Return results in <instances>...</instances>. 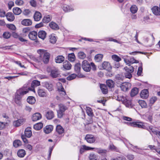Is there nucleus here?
I'll return each mask as SVG.
<instances>
[{
    "instance_id": "nucleus-3",
    "label": "nucleus",
    "mask_w": 160,
    "mask_h": 160,
    "mask_svg": "<svg viewBox=\"0 0 160 160\" xmlns=\"http://www.w3.org/2000/svg\"><path fill=\"white\" fill-rule=\"evenodd\" d=\"M59 109L57 111V116L59 118H61L64 115V112L67 109L66 107L62 104L59 105Z\"/></svg>"
},
{
    "instance_id": "nucleus-28",
    "label": "nucleus",
    "mask_w": 160,
    "mask_h": 160,
    "mask_svg": "<svg viewBox=\"0 0 160 160\" xmlns=\"http://www.w3.org/2000/svg\"><path fill=\"white\" fill-rule=\"evenodd\" d=\"M56 131L59 134L63 133L64 131V128L60 125H58L56 127Z\"/></svg>"
},
{
    "instance_id": "nucleus-6",
    "label": "nucleus",
    "mask_w": 160,
    "mask_h": 160,
    "mask_svg": "<svg viewBox=\"0 0 160 160\" xmlns=\"http://www.w3.org/2000/svg\"><path fill=\"white\" fill-rule=\"evenodd\" d=\"M121 100L126 107L128 108H131L132 107L131 101L129 100L128 98L124 97L122 96L121 97Z\"/></svg>"
},
{
    "instance_id": "nucleus-40",
    "label": "nucleus",
    "mask_w": 160,
    "mask_h": 160,
    "mask_svg": "<svg viewBox=\"0 0 160 160\" xmlns=\"http://www.w3.org/2000/svg\"><path fill=\"white\" fill-rule=\"evenodd\" d=\"M27 102L30 104H33L36 101L35 98L32 96H29L28 97L27 99Z\"/></svg>"
},
{
    "instance_id": "nucleus-38",
    "label": "nucleus",
    "mask_w": 160,
    "mask_h": 160,
    "mask_svg": "<svg viewBox=\"0 0 160 160\" xmlns=\"http://www.w3.org/2000/svg\"><path fill=\"white\" fill-rule=\"evenodd\" d=\"M52 19V17L50 15H47L44 16L43 18L42 21L43 22L48 23Z\"/></svg>"
},
{
    "instance_id": "nucleus-53",
    "label": "nucleus",
    "mask_w": 160,
    "mask_h": 160,
    "mask_svg": "<svg viewBox=\"0 0 160 160\" xmlns=\"http://www.w3.org/2000/svg\"><path fill=\"white\" fill-rule=\"evenodd\" d=\"M138 103L141 107L142 108H146L147 106L146 103L142 100H139Z\"/></svg>"
},
{
    "instance_id": "nucleus-32",
    "label": "nucleus",
    "mask_w": 160,
    "mask_h": 160,
    "mask_svg": "<svg viewBox=\"0 0 160 160\" xmlns=\"http://www.w3.org/2000/svg\"><path fill=\"white\" fill-rule=\"evenodd\" d=\"M101 89L104 94H106L108 93V89L106 86L105 84H101L100 85Z\"/></svg>"
},
{
    "instance_id": "nucleus-39",
    "label": "nucleus",
    "mask_w": 160,
    "mask_h": 160,
    "mask_svg": "<svg viewBox=\"0 0 160 160\" xmlns=\"http://www.w3.org/2000/svg\"><path fill=\"white\" fill-rule=\"evenodd\" d=\"M13 12L15 15H19L21 13L22 10L19 8L15 7L13 9Z\"/></svg>"
},
{
    "instance_id": "nucleus-34",
    "label": "nucleus",
    "mask_w": 160,
    "mask_h": 160,
    "mask_svg": "<svg viewBox=\"0 0 160 160\" xmlns=\"http://www.w3.org/2000/svg\"><path fill=\"white\" fill-rule=\"evenodd\" d=\"M63 10L65 12H70L73 10V9L67 5H64L62 7Z\"/></svg>"
},
{
    "instance_id": "nucleus-4",
    "label": "nucleus",
    "mask_w": 160,
    "mask_h": 160,
    "mask_svg": "<svg viewBox=\"0 0 160 160\" xmlns=\"http://www.w3.org/2000/svg\"><path fill=\"white\" fill-rule=\"evenodd\" d=\"M126 123L128 125L131 127L143 128L145 129H146V127L148 126L145 127L142 123L141 122H127Z\"/></svg>"
},
{
    "instance_id": "nucleus-19",
    "label": "nucleus",
    "mask_w": 160,
    "mask_h": 160,
    "mask_svg": "<svg viewBox=\"0 0 160 160\" xmlns=\"http://www.w3.org/2000/svg\"><path fill=\"white\" fill-rule=\"evenodd\" d=\"M44 86L49 91H51L53 90V85L48 82H45L44 83Z\"/></svg>"
},
{
    "instance_id": "nucleus-5",
    "label": "nucleus",
    "mask_w": 160,
    "mask_h": 160,
    "mask_svg": "<svg viewBox=\"0 0 160 160\" xmlns=\"http://www.w3.org/2000/svg\"><path fill=\"white\" fill-rule=\"evenodd\" d=\"M146 129L148 130L152 135V133L155 134L159 138H160V131H159L154 128L151 126H148L146 127Z\"/></svg>"
},
{
    "instance_id": "nucleus-46",
    "label": "nucleus",
    "mask_w": 160,
    "mask_h": 160,
    "mask_svg": "<svg viewBox=\"0 0 160 160\" xmlns=\"http://www.w3.org/2000/svg\"><path fill=\"white\" fill-rule=\"evenodd\" d=\"M103 58V55L101 54H98L95 56L94 59L96 62L101 61Z\"/></svg>"
},
{
    "instance_id": "nucleus-25",
    "label": "nucleus",
    "mask_w": 160,
    "mask_h": 160,
    "mask_svg": "<svg viewBox=\"0 0 160 160\" xmlns=\"http://www.w3.org/2000/svg\"><path fill=\"white\" fill-rule=\"evenodd\" d=\"M24 134L25 137L28 138H30L32 135V132L31 128L29 127L25 129Z\"/></svg>"
},
{
    "instance_id": "nucleus-48",
    "label": "nucleus",
    "mask_w": 160,
    "mask_h": 160,
    "mask_svg": "<svg viewBox=\"0 0 160 160\" xmlns=\"http://www.w3.org/2000/svg\"><path fill=\"white\" fill-rule=\"evenodd\" d=\"M21 145V142L20 140H15L13 143V145L15 148H17Z\"/></svg>"
},
{
    "instance_id": "nucleus-51",
    "label": "nucleus",
    "mask_w": 160,
    "mask_h": 160,
    "mask_svg": "<svg viewBox=\"0 0 160 160\" xmlns=\"http://www.w3.org/2000/svg\"><path fill=\"white\" fill-rule=\"evenodd\" d=\"M97 158V156L93 153L90 154L89 156L90 160H98Z\"/></svg>"
},
{
    "instance_id": "nucleus-37",
    "label": "nucleus",
    "mask_w": 160,
    "mask_h": 160,
    "mask_svg": "<svg viewBox=\"0 0 160 160\" xmlns=\"http://www.w3.org/2000/svg\"><path fill=\"white\" fill-rule=\"evenodd\" d=\"M42 127L43 124L41 122L36 124L33 126L34 128L37 130H40Z\"/></svg>"
},
{
    "instance_id": "nucleus-27",
    "label": "nucleus",
    "mask_w": 160,
    "mask_h": 160,
    "mask_svg": "<svg viewBox=\"0 0 160 160\" xmlns=\"http://www.w3.org/2000/svg\"><path fill=\"white\" fill-rule=\"evenodd\" d=\"M22 97L16 93L14 98V101L15 103L19 105H20L21 104Z\"/></svg>"
},
{
    "instance_id": "nucleus-44",
    "label": "nucleus",
    "mask_w": 160,
    "mask_h": 160,
    "mask_svg": "<svg viewBox=\"0 0 160 160\" xmlns=\"http://www.w3.org/2000/svg\"><path fill=\"white\" fill-rule=\"evenodd\" d=\"M114 83V82L110 79H108L106 81L107 85L110 88L113 87Z\"/></svg>"
},
{
    "instance_id": "nucleus-42",
    "label": "nucleus",
    "mask_w": 160,
    "mask_h": 160,
    "mask_svg": "<svg viewBox=\"0 0 160 160\" xmlns=\"http://www.w3.org/2000/svg\"><path fill=\"white\" fill-rule=\"evenodd\" d=\"M68 60L71 62H74L75 59V56L74 53L69 54L68 55Z\"/></svg>"
},
{
    "instance_id": "nucleus-58",
    "label": "nucleus",
    "mask_w": 160,
    "mask_h": 160,
    "mask_svg": "<svg viewBox=\"0 0 160 160\" xmlns=\"http://www.w3.org/2000/svg\"><path fill=\"white\" fill-rule=\"evenodd\" d=\"M116 78L117 80L122 81L124 77L120 74H118L116 76Z\"/></svg>"
},
{
    "instance_id": "nucleus-16",
    "label": "nucleus",
    "mask_w": 160,
    "mask_h": 160,
    "mask_svg": "<svg viewBox=\"0 0 160 160\" xmlns=\"http://www.w3.org/2000/svg\"><path fill=\"white\" fill-rule=\"evenodd\" d=\"M141 97L143 99H146L149 96V92L147 89H144L142 90L140 93Z\"/></svg>"
},
{
    "instance_id": "nucleus-36",
    "label": "nucleus",
    "mask_w": 160,
    "mask_h": 160,
    "mask_svg": "<svg viewBox=\"0 0 160 160\" xmlns=\"http://www.w3.org/2000/svg\"><path fill=\"white\" fill-rule=\"evenodd\" d=\"M17 154L19 157L22 158L25 155L26 152L24 149H20L17 152Z\"/></svg>"
},
{
    "instance_id": "nucleus-24",
    "label": "nucleus",
    "mask_w": 160,
    "mask_h": 160,
    "mask_svg": "<svg viewBox=\"0 0 160 160\" xmlns=\"http://www.w3.org/2000/svg\"><path fill=\"white\" fill-rule=\"evenodd\" d=\"M49 26L52 29L58 30L59 29V26L56 23L53 22H51L49 23Z\"/></svg>"
},
{
    "instance_id": "nucleus-59",
    "label": "nucleus",
    "mask_w": 160,
    "mask_h": 160,
    "mask_svg": "<svg viewBox=\"0 0 160 160\" xmlns=\"http://www.w3.org/2000/svg\"><path fill=\"white\" fill-rule=\"evenodd\" d=\"M6 15L5 11L3 9H0V17H4Z\"/></svg>"
},
{
    "instance_id": "nucleus-57",
    "label": "nucleus",
    "mask_w": 160,
    "mask_h": 160,
    "mask_svg": "<svg viewBox=\"0 0 160 160\" xmlns=\"http://www.w3.org/2000/svg\"><path fill=\"white\" fill-rule=\"evenodd\" d=\"M157 98L155 97H153L151 98L149 100L150 103L151 104H153L157 100Z\"/></svg>"
},
{
    "instance_id": "nucleus-29",
    "label": "nucleus",
    "mask_w": 160,
    "mask_h": 160,
    "mask_svg": "<svg viewBox=\"0 0 160 160\" xmlns=\"http://www.w3.org/2000/svg\"><path fill=\"white\" fill-rule=\"evenodd\" d=\"M63 67L64 69L69 70L71 68L72 65L68 61H66L63 63Z\"/></svg>"
},
{
    "instance_id": "nucleus-63",
    "label": "nucleus",
    "mask_w": 160,
    "mask_h": 160,
    "mask_svg": "<svg viewBox=\"0 0 160 160\" xmlns=\"http://www.w3.org/2000/svg\"><path fill=\"white\" fill-rule=\"evenodd\" d=\"M142 67H139L138 69L137 75L138 76H140L142 72Z\"/></svg>"
},
{
    "instance_id": "nucleus-55",
    "label": "nucleus",
    "mask_w": 160,
    "mask_h": 160,
    "mask_svg": "<svg viewBox=\"0 0 160 160\" xmlns=\"http://www.w3.org/2000/svg\"><path fill=\"white\" fill-rule=\"evenodd\" d=\"M30 30V28L29 27H27L24 28L22 30V32L23 33L25 34L26 36Z\"/></svg>"
},
{
    "instance_id": "nucleus-54",
    "label": "nucleus",
    "mask_w": 160,
    "mask_h": 160,
    "mask_svg": "<svg viewBox=\"0 0 160 160\" xmlns=\"http://www.w3.org/2000/svg\"><path fill=\"white\" fill-rule=\"evenodd\" d=\"M76 77V75L75 74H72L67 77V79L68 80H71L75 78Z\"/></svg>"
},
{
    "instance_id": "nucleus-20",
    "label": "nucleus",
    "mask_w": 160,
    "mask_h": 160,
    "mask_svg": "<svg viewBox=\"0 0 160 160\" xmlns=\"http://www.w3.org/2000/svg\"><path fill=\"white\" fill-rule=\"evenodd\" d=\"M42 118L41 114L38 112L33 114L32 117V120L33 121H36Z\"/></svg>"
},
{
    "instance_id": "nucleus-49",
    "label": "nucleus",
    "mask_w": 160,
    "mask_h": 160,
    "mask_svg": "<svg viewBox=\"0 0 160 160\" xmlns=\"http://www.w3.org/2000/svg\"><path fill=\"white\" fill-rule=\"evenodd\" d=\"M78 58L79 59H83L86 57V55L83 52H80L78 53Z\"/></svg>"
},
{
    "instance_id": "nucleus-35",
    "label": "nucleus",
    "mask_w": 160,
    "mask_h": 160,
    "mask_svg": "<svg viewBox=\"0 0 160 160\" xmlns=\"http://www.w3.org/2000/svg\"><path fill=\"white\" fill-rule=\"evenodd\" d=\"M38 95L41 97H45L47 96V94L43 89H39L38 90Z\"/></svg>"
},
{
    "instance_id": "nucleus-56",
    "label": "nucleus",
    "mask_w": 160,
    "mask_h": 160,
    "mask_svg": "<svg viewBox=\"0 0 160 160\" xmlns=\"http://www.w3.org/2000/svg\"><path fill=\"white\" fill-rule=\"evenodd\" d=\"M10 34L8 32H6L3 33V37L6 39H8L10 37Z\"/></svg>"
},
{
    "instance_id": "nucleus-60",
    "label": "nucleus",
    "mask_w": 160,
    "mask_h": 160,
    "mask_svg": "<svg viewBox=\"0 0 160 160\" xmlns=\"http://www.w3.org/2000/svg\"><path fill=\"white\" fill-rule=\"evenodd\" d=\"M131 73L126 72L124 74L125 77L127 78L130 79L132 77Z\"/></svg>"
},
{
    "instance_id": "nucleus-62",
    "label": "nucleus",
    "mask_w": 160,
    "mask_h": 160,
    "mask_svg": "<svg viewBox=\"0 0 160 160\" xmlns=\"http://www.w3.org/2000/svg\"><path fill=\"white\" fill-rule=\"evenodd\" d=\"M30 4L33 7H35L37 6V3L34 0H31L30 1Z\"/></svg>"
},
{
    "instance_id": "nucleus-14",
    "label": "nucleus",
    "mask_w": 160,
    "mask_h": 160,
    "mask_svg": "<svg viewBox=\"0 0 160 160\" xmlns=\"http://www.w3.org/2000/svg\"><path fill=\"white\" fill-rule=\"evenodd\" d=\"M25 121V119L23 118L18 119L15 121L13 122V125L16 127H18L22 124Z\"/></svg>"
},
{
    "instance_id": "nucleus-52",
    "label": "nucleus",
    "mask_w": 160,
    "mask_h": 160,
    "mask_svg": "<svg viewBox=\"0 0 160 160\" xmlns=\"http://www.w3.org/2000/svg\"><path fill=\"white\" fill-rule=\"evenodd\" d=\"M112 58L113 60L117 62H119L121 60L120 58L116 55H112Z\"/></svg>"
},
{
    "instance_id": "nucleus-22",
    "label": "nucleus",
    "mask_w": 160,
    "mask_h": 160,
    "mask_svg": "<svg viewBox=\"0 0 160 160\" xmlns=\"http://www.w3.org/2000/svg\"><path fill=\"white\" fill-rule=\"evenodd\" d=\"M42 15L41 13L39 12H36L35 13L33 18L35 21H39L41 18Z\"/></svg>"
},
{
    "instance_id": "nucleus-33",
    "label": "nucleus",
    "mask_w": 160,
    "mask_h": 160,
    "mask_svg": "<svg viewBox=\"0 0 160 160\" xmlns=\"http://www.w3.org/2000/svg\"><path fill=\"white\" fill-rule=\"evenodd\" d=\"M64 57L62 56H58L55 59V61L57 63H61L64 60Z\"/></svg>"
},
{
    "instance_id": "nucleus-17",
    "label": "nucleus",
    "mask_w": 160,
    "mask_h": 160,
    "mask_svg": "<svg viewBox=\"0 0 160 160\" xmlns=\"http://www.w3.org/2000/svg\"><path fill=\"white\" fill-rule=\"evenodd\" d=\"M37 32L35 31L31 32L28 34L29 38L32 40H35L37 38Z\"/></svg>"
},
{
    "instance_id": "nucleus-10",
    "label": "nucleus",
    "mask_w": 160,
    "mask_h": 160,
    "mask_svg": "<svg viewBox=\"0 0 160 160\" xmlns=\"http://www.w3.org/2000/svg\"><path fill=\"white\" fill-rule=\"evenodd\" d=\"M40 82L38 80H34L32 81L31 84V88H28L29 90L35 92L34 88L35 87L39 86L40 85Z\"/></svg>"
},
{
    "instance_id": "nucleus-41",
    "label": "nucleus",
    "mask_w": 160,
    "mask_h": 160,
    "mask_svg": "<svg viewBox=\"0 0 160 160\" xmlns=\"http://www.w3.org/2000/svg\"><path fill=\"white\" fill-rule=\"evenodd\" d=\"M124 69L126 72L132 73L134 71V68L132 66H130L129 65L128 67H125Z\"/></svg>"
},
{
    "instance_id": "nucleus-21",
    "label": "nucleus",
    "mask_w": 160,
    "mask_h": 160,
    "mask_svg": "<svg viewBox=\"0 0 160 160\" xmlns=\"http://www.w3.org/2000/svg\"><path fill=\"white\" fill-rule=\"evenodd\" d=\"M152 10L153 13L156 15H160V7L158 6H154L152 8Z\"/></svg>"
},
{
    "instance_id": "nucleus-50",
    "label": "nucleus",
    "mask_w": 160,
    "mask_h": 160,
    "mask_svg": "<svg viewBox=\"0 0 160 160\" xmlns=\"http://www.w3.org/2000/svg\"><path fill=\"white\" fill-rule=\"evenodd\" d=\"M130 10L132 13H135L137 11L138 8L136 5H133L131 7Z\"/></svg>"
},
{
    "instance_id": "nucleus-7",
    "label": "nucleus",
    "mask_w": 160,
    "mask_h": 160,
    "mask_svg": "<svg viewBox=\"0 0 160 160\" xmlns=\"http://www.w3.org/2000/svg\"><path fill=\"white\" fill-rule=\"evenodd\" d=\"M82 67L83 70L86 72H89L91 69L90 65L87 60H84L82 63Z\"/></svg>"
},
{
    "instance_id": "nucleus-31",
    "label": "nucleus",
    "mask_w": 160,
    "mask_h": 160,
    "mask_svg": "<svg viewBox=\"0 0 160 160\" xmlns=\"http://www.w3.org/2000/svg\"><path fill=\"white\" fill-rule=\"evenodd\" d=\"M86 112L87 115L91 117H92L94 116V114L92 108L89 107H86Z\"/></svg>"
},
{
    "instance_id": "nucleus-47",
    "label": "nucleus",
    "mask_w": 160,
    "mask_h": 160,
    "mask_svg": "<svg viewBox=\"0 0 160 160\" xmlns=\"http://www.w3.org/2000/svg\"><path fill=\"white\" fill-rule=\"evenodd\" d=\"M50 42L52 43H55L56 41V39L54 34H51L49 36Z\"/></svg>"
},
{
    "instance_id": "nucleus-2",
    "label": "nucleus",
    "mask_w": 160,
    "mask_h": 160,
    "mask_svg": "<svg viewBox=\"0 0 160 160\" xmlns=\"http://www.w3.org/2000/svg\"><path fill=\"white\" fill-rule=\"evenodd\" d=\"M47 71L53 78H56L60 76V73L58 70L57 68L51 69L50 68H48L47 69Z\"/></svg>"
},
{
    "instance_id": "nucleus-1",
    "label": "nucleus",
    "mask_w": 160,
    "mask_h": 160,
    "mask_svg": "<svg viewBox=\"0 0 160 160\" xmlns=\"http://www.w3.org/2000/svg\"><path fill=\"white\" fill-rule=\"evenodd\" d=\"M38 53L40 55L39 58L36 60L38 62H40L41 61L45 63H47L49 61L50 54L44 49H39L37 50Z\"/></svg>"
},
{
    "instance_id": "nucleus-30",
    "label": "nucleus",
    "mask_w": 160,
    "mask_h": 160,
    "mask_svg": "<svg viewBox=\"0 0 160 160\" xmlns=\"http://www.w3.org/2000/svg\"><path fill=\"white\" fill-rule=\"evenodd\" d=\"M46 33L44 31H39L38 33V37L42 40H44L46 38Z\"/></svg>"
},
{
    "instance_id": "nucleus-11",
    "label": "nucleus",
    "mask_w": 160,
    "mask_h": 160,
    "mask_svg": "<svg viewBox=\"0 0 160 160\" xmlns=\"http://www.w3.org/2000/svg\"><path fill=\"white\" fill-rule=\"evenodd\" d=\"M28 92V91L27 89L23 87L18 90L16 93L22 97V96L27 93Z\"/></svg>"
},
{
    "instance_id": "nucleus-45",
    "label": "nucleus",
    "mask_w": 160,
    "mask_h": 160,
    "mask_svg": "<svg viewBox=\"0 0 160 160\" xmlns=\"http://www.w3.org/2000/svg\"><path fill=\"white\" fill-rule=\"evenodd\" d=\"M138 88H133L131 92V95L132 97H134L138 93Z\"/></svg>"
},
{
    "instance_id": "nucleus-43",
    "label": "nucleus",
    "mask_w": 160,
    "mask_h": 160,
    "mask_svg": "<svg viewBox=\"0 0 160 160\" xmlns=\"http://www.w3.org/2000/svg\"><path fill=\"white\" fill-rule=\"evenodd\" d=\"M74 70L76 72L79 73L80 72L81 70V64L80 63H78L75 65Z\"/></svg>"
},
{
    "instance_id": "nucleus-12",
    "label": "nucleus",
    "mask_w": 160,
    "mask_h": 160,
    "mask_svg": "<svg viewBox=\"0 0 160 160\" xmlns=\"http://www.w3.org/2000/svg\"><path fill=\"white\" fill-rule=\"evenodd\" d=\"M58 86V90L59 91V94L61 96H63L66 95V92L62 87V84L59 82L57 84Z\"/></svg>"
},
{
    "instance_id": "nucleus-18",
    "label": "nucleus",
    "mask_w": 160,
    "mask_h": 160,
    "mask_svg": "<svg viewBox=\"0 0 160 160\" xmlns=\"http://www.w3.org/2000/svg\"><path fill=\"white\" fill-rule=\"evenodd\" d=\"M21 24L24 26H30L32 24V21L30 19H24L21 21Z\"/></svg>"
},
{
    "instance_id": "nucleus-13",
    "label": "nucleus",
    "mask_w": 160,
    "mask_h": 160,
    "mask_svg": "<svg viewBox=\"0 0 160 160\" xmlns=\"http://www.w3.org/2000/svg\"><path fill=\"white\" fill-rule=\"evenodd\" d=\"M102 69H106L108 71H110L112 69V67L109 63L107 62H104L102 64Z\"/></svg>"
},
{
    "instance_id": "nucleus-23",
    "label": "nucleus",
    "mask_w": 160,
    "mask_h": 160,
    "mask_svg": "<svg viewBox=\"0 0 160 160\" xmlns=\"http://www.w3.org/2000/svg\"><path fill=\"white\" fill-rule=\"evenodd\" d=\"M53 129V126L52 125H49L46 126L43 128L44 132L46 134L50 133Z\"/></svg>"
},
{
    "instance_id": "nucleus-9",
    "label": "nucleus",
    "mask_w": 160,
    "mask_h": 160,
    "mask_svg": "<svg viewBox=\"0 0 160 160\" xmlns=\"http://www.w3.org/2000/svg\"><path fill=\"white\" fill-rule=\"evenodd\" d=\"M131 86V84L129 82H125L122 83L120 85V87L122 90L126 91L129 89Z\"/></svg>"
},
{
    "instance_id": "nucleus-15",
    "label": "nucleus",
    "mask_w": 160,
    "mask_h": 160,
    "mask_svg": "<svg viewBox=\"0 0 160 160\" xmlns=\"http://www.w3.org/2000/svg\"><path fill=\"white\" fill-rule=\"evenodd\" d=\"M46 118L49 120L51 119L54 117V114L53 111L49 110L47 111L45 114Z\"/></svg>"
},
{
    "instance_id": "nucleus-26",
    "label": "nucleus",
    "mask_w": 160,
    "mask_h": 160,
    "mask_svg": "<svg viewBox=\"0 0 160 160\" xmlns=\"http://www.w3.org/2000/svg\"><path fill=\"white\" fill-rule=\"evenodd\" d=\"M7 20L10 22L13 21L15 19L14 15L12 12H8L5 15Z\"/></svg>"
},
{
    "instance_id": "nucleus-61",
    "label": "nucleus",
    "mask_w": 160,
    "mask_h": 160,
    "mask_svg": "<svg viewBox=\"0 0 160 160\" xmlns=\"http://www.w3.org/2000/svg\"><path fill=\"white\" fill-rule=\"evenodd\" d=\"M23 3V1L22 0H16L15 1V3L18 5H22Z\"/></svg>"
},
{
    "instance_id": "nucleus-64",
    "label": "nucleus",
    "mask_w": 160,
    "mask_h": 160,
    "mask_svg": "<svg viewBox=\"0 0 160 160\" xmlns=\"http://www.w3.org/2000/svg\"><path fill=\"white\" fill-rule=\"evenodd\" d=\"M130 62L132 63H138V62L135 59L133 58H130L129 60Z\"/></svg>"
},
{
    "instance_id": "nucleus-8",
    "label": "nucleus",
    "mask_w": 160,
    "mask_h": 160,
    "mask_svg": "<svg viewBox=\"0 0 160 160\" xmlns=\"http://www.w3.org/2000/svg\"><path fill=\"white\" fill-rule=\"evenodd\" d=\"M85 139L87 142L90 143H92L94 142L96 140L94 136L92 134H87L85 137Z\"/></svg>"
}]
</instances>
